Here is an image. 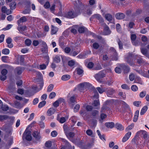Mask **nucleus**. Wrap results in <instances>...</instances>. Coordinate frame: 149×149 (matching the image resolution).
I'll use <instances>...</instances> for the list:
<instances>
[{
	"label": "nucleus",
	"instance_id": "f257e3e1",
	"mask_svg": "<svg viewBox=\"0 0 149 149\" xmlns=\"http://www.w3.org/2000/svg\"><path fill=\"white\" fill-rule=\"evenodd\" d=\"M80 10L79 7H76L74 10H72L65 14L66 17L69 18H73L76 17L80 14Z\"/></svg>",
	"mask_w": 149,
	"mask_h": 149
},
{
	"label": "nucleus",
	"instance_id": "f03ea898",
	"mask_svg": "<svg viewBox=\"0 0 149 149\" xmlns=\"http://www.w3.org/2000/svg\"><path fill=\"white\" fill-rule=\"evenodd\" d=\"M91 86L90 84L88 82H84L78 85L77 87L78 90L81 92H84Z\"/></svg>",
	"mask_w": 149,
	"mask_h": 149
},
{
	"label": "nucleus",
	"instance_id": "7ed1b4c3",
	"mask_svg": "<svg viewBox=\"0 0 149 149\" xmlns=\"http://www.w3.org/2000/svg\"><path fill=\"white\" fill-rule=\"evenodd\" d=\"M5 140L7 141V144L1 147V149H9L13 144V138L11 136L5 137Z\"/></svg>",
	"mask_w": 149,
	"mask_h": 149
},
{
	"label": "nucleus",
	"instance_id": "20e7f679",
	"mask_svg": "<svg viewBox=\"0 0 149 149\" xmlns=\"http://www.w3.org/2000/svg\"><path fill=\"white\" fill-rule=\"evenodd\" d=\"M22 139L23 141H31L32 139L31 131L28 130L26 129L23 134Z\"/></svg>",
	"mask_w": 149,
	"mask_h": 149
},
{
	"label": "nucleus",
	"instance_id": "39448f33",
	"mask_svg": "<svg viewBox=\"0 0 149 149\" xmlns=\"http://www.w3.org/2000/svg\"><path fill=\"white\" fill-rule=\"evenodd\" d=\"M110 51L111 54H112L111 59L113 60L116 61L118 60V56L116 50L113 47H111Z\"/></svg>",
	"mask_w": 149,
	"mask_h": 149
},
{
	"label": "nucleus",
	"instance_id": "423d86ee",
	"mask_svg": "<svg viewBox=\"0 0 149 149\" xmlns=\"http://www.w3.org/2000/svg\"><path fill=\"white\" fill-rule=\"evenodd\" d=\"M102 26L104 28L103 34L105 35H108L110 34L111 33V32L109 27L104 23H103L102 24Z\"/></svg>",
	"mask_w": 149,
	"mask_h": 149
},
{
	"label": "nucleus",
	"instance_id": "0eeeda50",
	"mask_svg": "<svg viewBox=\"0 0 149 149\" xmlns=\"http://www.w3.org/2000/svg\"><path fill=\"white\" fill-rule=\"evenodd\" d=\"M111 104V102L109 100H107L105 103L104 104L101 109V112H104L105 110H106L108 108V106H109Z\"/></svg>",
	"mask_w": 149,
	"mask_h": 149
},
{
	"label": "nucleus",
	"instance_id": "6e6552de",
	"mask_svg": "<svg viewBox=\"0 0 149 149\" xmlns=\"http://www.w3.org/2000/svg\"><path fill=\"white\" fill-rule=\"evenodd\" d=\"M64 102V100L61 98H59L54 102L53 104L54 106L55 107H57L59 106V104Z\"/></svg>",
	"mask_w": 149,
	"mask_h": 149
},
{
	"label": "nucleus",
	"instance_id": "1a4fd4ad",
	"mask_svg": "<svg viewBox=\"0 0 149 149\" xmlns=\"http://www.w3.org/2000/svg\"><path fill=\"white\" fill-rule=\"evenodd\" d=\"M60 139L61 141L65 144L66 146L68 147V149H74V146H73L72 147L66 139L62 138H60Z\"/></svg>",
	"mask_w": 149,
	"mask_h": 149
},
{
	"label": "nucleus",
	"instance_id": "9d476101",
	"mask_svg": "<svg viewBox=\"0 0 149 149\" xmlns=\"http://www.w3.org/2000/svg\"><path fill=\"white\" fill-rule=\"evenodd\" d=\"M24 70V68L22 67H18L16 68L15 70V72L18 75L21 74Z\"/></svg>",
	"mask_w": 149,
	"mask_h": 149
},
{
	"label": "nucleus",
	"instance_id": "9b49d317",
	"mask_svg": "<svg viewBox=\"0 0 149 149\" xmlns=\"http://www.w3.org/2000/svg\"><path fill=\"white\" fill-rule=\"evenodd\" d=\"M131 134V132H127L122 139V141L123 142H125L127 141L130 137Z\"/></svg>",
	"mask_w": 149,
	"mask_h": 149
},
{
	"label": "nucleus",
	"instance_id": "f8f14e48",
	"mask_svg": "<svg viewBox=\"0 0 149 149\" xmlns=\"http://www.w3.org/2000/svg\"><path fill=\"white\" fill-rule=\"evenodd\" d=\"M7 73V70L6 69L3 70L1 72V73L3 76L1 77V80L4 81L6 79V75Z\"/></svg>",
	"mask_w": 149,
	"mask_h": 149
},
{
	"label": "nucleus",
	"instance_id": "ddd939ff",
	"mask_svg": "<svg viewBox=\"0 0 149 149\" xmlns=\"http://www.w3.org/2000/svg\"><path fill=\"white\" fill-rule=\"evenodd\" d=\"M105 74L100 72L98 74H96L95 76V77L96 79L99 81L100 82V79L101 78H103L105 76Z\"/></svg>",
	"mask_w": 149,
	"mask_h": 149
},
{
	"label": "nucleus",
	"instance_id": "4468645a",
	"mask_svg": "<svg viewBox=\"0 0 149 149\" xmlns=\"http://www.w3.org/2000/svg\"><path fill=\"white\" fill-rule=\"evenodd\" d=\"M56 111V110L53 108H49L47 111V116H50L54 114Z\"/></svg>",
	"mask_w": 149,
	"mask_h": 149
},
{
	"label": "nucleus",
	"instance_id": "2eb2a0df",
	"mask_svg": "<svg viewBox=\"0 0 149 149\" xmlns=\"http://www.w3.org/2000/svg\"><path fill=\"white\" fill-rule=\"evenodd\" d=\"M58 29L53 25L51 26V34L53 35L56 34L58 31Z\"/></svg>",
	"mask_w": 149,
	"mask_h": 149
},
{
	"label": "nucleus",
	"instance_id": "dca6fc26",
	"mask_svg": "<svg viewBox=\"0 0 149 149\" xmlns=\"http://www.w3.org/2000/svg\"><path fill=\"white\" fill-rule=\"evenodd\" d=\"M27 19L25 16H23L17 22L18 26L21 25V23L26 22Z\"/></svg>",
	"mask_w": 149,
	"mask_h": 149
},
{
	"label": "nucleus",
	"instance_id": "f3484780",
	"mask_svg": "<svg viewBox=\"0 0 149 149\" xmlns=\"http://www.w3.org/2000/svg\"><path fill=\"white\" fill-rule=\"evenodd\" d=\"M116 17L118 19H122L125 17V15L122 13H118L116 14L115 15Z\"/></svg>",
	"mask_w": 149,
	"mask_h": 149
},
{
	"label": "nucleus",
	"instance_id": "a211bd4d",
	"mask_svg": "<svg viewBox=\"0 0 149 149\" xmlns=\"http://www.w3.org/2000/svg\"><path fill=\"white\" fill-rule=\"evenodd\" d=\"M23 105L19 102L16 101L14 102V105L13 107L17 109H20L23 107Z\"/></svg>",
	"mask_w": 149,
	"mask_h": 149
},
{
	"label": "nucleus",
	"instance_id": "6ab92c4d",
	"mask_svg": "<svg viewBox=\"0 0 149 149\" xmlns=\"http://www.w3.org/2000/svg\"><path fill=\"white\" fill-rule=\"evenodd\" d=\"M5 131L7 134H11L13 131L12 127L11 126L8 127L5 129Z\"/></svg>",
	"mask_w": 149,
	"mask_h": 149
},
{
	"label": "nucleus",
	"instance_id": "aec40b11",
	"mask_svg": "<svg viewBox=\"0 0 149 149\" xmlns=\"http://www.w3.org/2000/svg\"><path fill=\"white\" fill-rule=\"evenodd\" d=\"M65 135L69 139L73 142V140H71V139L73 138L74 136V133L72 132H70L69 133H68L67 134H66Z\"/></svg>",
	"mask_w": 149,
	"mask_h": 149
},
{
	"label": "nucleus",
	"instance_id": "412c9836",
	"mask_svg": "<svg viewBox=\"0 0 149 149\" xmlns=\"http://www.w3.org/2000/svg\"><path fill=\"white\" fill-rule=\"evenodd\" d=\"M105 125L107 128L112 129L114 127V123L112 122L106 123L105 124Z\"/></svg>",
	"mask_w": 149,
	"mask_h": 149
},
{
	"label": "nucleus",
	"instance_id": "4be33fe9",
	"mask_svg": "<svg viewBox=\"0 0 149 149\" xmlns=\"http://www.w3.org/2000/svg\"><path fill=\"white\" fill-rule=\"evenodd\" d=\"M21 25L18 26L17 29L20 33H23V32L26 30V26H21Z\"/></svg>",
	"mask_w": 149,
	"mask_h": 149
},
{
	"label": "nucleus",
	"instance_id": "5701e85b",
	"mask_svg": "<svg viewBox=\"0 0 149 149\" xmlns=\"http://www.w3.org/2000/svg\"><path fill=\"white\" fill-rule=\"evenodd\" d=\"M33 136L37 140H39L41 138L39 133L37 131H34L33 134Z\"/></svg>",
	"mask_w": 149,
	"mask_h": 149
},
{
	"label": "nucleus",
	"instance_id": "b1692460",
	"mask_svg": "<svg viewBox=\"0 0 149 149\" xmlns=\"http://www.w3.org/2000/svg\"><path fill=\"white\" fill-rule=\"evenodd\" d=\"M1 11L2 12L6 13L7 15H8L11 13L10 11L9 10L7 9L5 6L2 7Z\"/></svg>",
	"mask_w": 149,
	"mask_h": 149
},
{
	"label": "nucleus",
	"instance_id": "393cba45",
	"mask_svg": "<svg viewBox=\"0 0 149 149\" xmlns=\"http://www.w3.org/2000/svg\"><path fill=\"white\" fill-rule=\"evenodd\" d=\"M115 127L118 130L121 131L123 130L124 129V127L123 126V125L119 123H117L116 124Z\"/></svg>",
	"mask_w": 149,
	"mask_h": 149
},
{
	"label": "nucleus",
	"instance_id": "a878e982",
	"mask_svg": "<svg viewBox=\"0 0 149 149\" xmlns=\"http://www.w3.org/2000/svg\"><path fill=\"white\" fill-rule=\"evenodd\" d=\"M93 17L94 18L97 19L101 22H103V19L101 17V15L99 14H95L93 15Z\"/></svg>",
	"mask_w": 149,
	"mask_h": 149
},
{
	"label": "nucleus",
	"instance_id": "bb28decb",
	"mask_svg": "<svg viewBox=\"0 0 149 149\" xmlns=\"http://www.w3.org/2000/svg\"><path fill=\"white\" fill-rule=\"evenodd\" d=\"M61 56L60 55H56L54 57V62L58 63L60 62L61 61Z\"/></svg>",
	"mask_w": 149,
	"mask_h": 149
},
{
	"label": "nucleus",
	"instance_id": "cd10ccee",
	"mask_svg": "<svg viewBox=\"0 0 149 149\" xmlns=\"http://www.w3.org/2000/svg\"><path fill=\"white\" fill-rule=\"evenodd\" d=\"M52 145V142L51 141H47L45 143V146L47 149H56L51 148Z\"/></svg>",
	"mask_w": 149,
	"mask_h": 149
},
{
	"label": "nucleus",
	"instance_id": "c85d7f7f",
	"mask_svg": "<svg viewBox=\"0 0 149 149\" xmlns=\"http://www.w3.org/2000/svg\"><path fill=\"white\" fill-rule=\"evenodd\" d=\"M76 71L77 72V74L79 75H82L84 70H83L82 68H78L76 69Z\"/></svg>",
	"mask_w": 149,
	"mask_h": 149
},
{
	"label": "nucleus",
	"instance_id": "c756f323",
	"mask_svg": "<svg viewBox=\"0 0 149 149\" xmlns=\"http://www.w3.org/2000/svg\"><path fill=\"white\" fill-rule=\"evenodd\" d=\"M63 129L65 134L68 133L70 130V127L67 126L66 125H64L63 126Z\"/></svg>",
	"mask_w": 149,
	"mask_h": 149
},
{
	"label": "nucleus",
	"instance_id": "7c9ffc66",
	"mask_svg": "<svg viewBox=\"0 0 149 149\" xmlns=\"http://www.w3.org/2000/svg\"><path fill=\"white\" fill-rule=\"evenodd\" d=\"M148 109V107L147 106H144L142 109L141 112L140 114L141 115H143L147 111Z\"/></svg>",
	"mask_w": 149,
	"mask_h": 149
},
{
	"label": "nucleus",
	"instance_id": "2f4dec72",
	"mask_svg": "<svg viewBox=\"0 0 149 149\" xmlns=\"http://www.w3.org/2000/svg\"><path fill=\"white\" fill-rule=\"evenodd\" d=\"M131 40L132 41V42L133 44L134 45H136V44L134 41L136 38V35L134 34H132L131 35Z\"/></svg>",
	"mask_w": 149,
	"mask_h": 149
},
{
	"label": "nucleus",
	"instance_id": "473e14b6",
	"mask_svg": "<svg viewBox=\"0 0 149 149\" xmlns=\"http://www.w3.org/2000/svg\"><path fill=\"white\" fill-rule=\"evenodd\" d=\"M70 78V76L69 75H64L61 77V79L63 81H66Z\"/></svg>",
	"mask_w": 149,
	"mask_h": 149
},
{
	"label": "nucleus",
	"instance_id": "72a5a7b5",
	"mask_svg": "<svg viewBox=\"0 0 149 149\" xmlns=\"http://www.w3.org/2000/svg\"><path fill=\"white\" fill-rule=\"evenodd\" d=\"M106 19L109 21H111L112 18V16L109 14H106L105 16Z\"/></svg>",
	"mask_w": 149,
	"mask_h": 149
},
{
	"label": "nucleus",
	"instance_id": "f704fd0d",
	"mask_svg": "<svg viewBox=\"0 0 149 149\" xmlns=\"http://www.w3.org/2000/svg\"><path fill=\"white\" fill-rule=\"evenodd\" d=\"M2 53L4 54L8 55L10 53V50L8 49L5 48L2 50Z\"/></svg>",
	"mask_w": 149,
	"mask_h": 149
},
{
	"label": "nucleus",
	"instance_id": "c9c22d12",
	"mask_svg": "<svg viewBox=\"0 0 149 149\" xmlns=\"http://www.w3.org/2000/svg\"><path fill=\"white\" fill-rule=\"evenodd\" d=\"M16 3L15 2L11 3L9 5V6L11 9L13 10L15 9L16 6Z\"/></svg>",
	"mask_w": 149,
	"mask_h": 149
},
{
	"label": "nucleus",
	"instance_id": "e433bc0d",
	"mask_svg": "<svg viewBox=\"0 0 149 149\" xmlns=\"http://www.w3.org/2000/svg\"><path fill=\"white\" fill-rule=\"evenodd\" d=\"M135 81L137 83L140 84H143V82L141 81V79L139 77H137L135 79Z\"/></svg>",
	"mask_w": 149,
	"mask_h": 149
},
{
	"label": "nucleus",
	"instance_id": "4c0bfd02",
	"mask_svg": "<svg viewBox=\"0 0 149 149\" xmlns=\"http://www.w3.org/2000/svg\"><path fill=\"white\" fill-rule=\"evenodd\" d=\"M139 73L141 75L144 77H148V75L147 74V73L146 71H142L141 70L139 71Z\"/></svg>",
	"mask_w": 149,
	"mask_h": 149
},
{
	"label": "nucleus",
	"instance_id": "58836bf2",
	"mask_svg": "<svg viewBox=\"0 0 149 149\" xmlns=\"http://www.w3.org/2000/svg\"><path fill=\"white\" fill-rule=\"evenodd\" d=\"M68 118V117L67 116L65 117H62L60 120V122L61 123H63L65 122L67 120Z\"/></svg>",
	"mask_w": 149,
	"mask_h": 149
},
{
	"label": "nucleus",
	"instance_id": "ea45409f",
	"mask_svg": "<svg viewBox=\"0 0 149 149\" xmlns=\"http://www.w3.org/2000/svg\"><path fill=\"white\" fill-rule=\"evenodd\" d=\"M96 132H97V133L98 134V135L99 136V138H100V139H101V140H103V139L104 140L105 139V138H104V136L103 135L102 136V135H101V134H100V131L99 130H97V131Z\"/></svg>",
	"mask_w": 149,
	"mask_h": 149
},
{
	"label": "nucleus",
	"instance_id": "a19ab883",
	"mask_svg": "<svg viewBox=\"0 0 149 149\" xmlns=\"http://www.w3.org/2000/svg\"><path fill=\"white\" fill-rule=\"evenodd\" d=\"M8 57L7 56H3L1 57L2 61L4 63H7Z\"/></svg>",
	"mask_w": 149,
	"mask_h": 149
},
{
	"label": "nucleus",
	"instance_id": "79ce46f5",
	"mask_svg": "<svg viewBox=\"0 0 149 149\" xmlns=\"http://www.w3.org/2000/svg\"><path fill=\"white\" fill-rule=\"evenodd\" d=\"M46 102L45 101H43L40 102L38 105V107L41 108L44 106L46 104Z\"/></svg>",
	"mask_w": 149,
	"mask_h": 149
},
{
	"label": "nucleus",
	"instance_id": "37998d69",
	"mask_svg": "<svg viewBox=\"0 0 149 149\" xmlns=\"http://www.w3.org/2000/svg\"><path fill=\"white\" fill-rule=\"evenodd\" d=\"M141 52L145 56L146 55L148 52V50L146 49L141 48Z\"/></svg>",
	"mask_w": 149,
	"mask_h": 149
},
{
	"label": "nucleus",
	"instance_id": "c03bdc74",
	"mask_svg": "<svg viewBox=\"0 0 149 149\" xmlns=\"http://www.w3.org/2000/svg\"><path fill=\"white\" fill-rule=\"evenodd\" d=\"M41 44L43 46V47H44V49L46 50L47 49V46L46 43L44 41L41 40L40 41Z\"/></svg>",
	"mask_w": 149,
	"mask_h": 149
},
{
	"label": "nucleus",
	"instance_id": "a18cd8bd",
	"mask_svg": "<svg viewBox=\"0 0 149 149\" xmlns=\"http://www.w3.org/2000/svg\"><path fill=\"white\" fill-rule=\"evenodd\" d=\"M76 97L73 96L71 97L70 99V101L71 103H74L76 102Z\"/></svg>",
	"mask_w": 149,
	"mask_h": 149
},
{
	"label": "nucleus",
	"instance_id": "49530a36",
	"mask_svg": "<svg viewBox=\"0 0 149 149\" xmlns=\"http://www.w3.org/2000/svg\"><path fill=\"white\" fill-rule=\"evenodd\" d=\"M116 29L117 31L119 33H121V26L120 24H116Z\"/></svg>",
	"mask_w": 149,
	"mask_h": 149
},
{
	"label": "nucleus",
	"instance_id": "de8ad7c7",
	"mask_svg": "<svg viewBox=\"0 0 149 149\" xmlns=\"http://www.w3.org/2000/svg\"><path fill=\"white\" fill-rule=\"evenodd\" d=\"M134 127V124L133 123L131 124L125 129L126 131H127L131 130Z\"/></svg>",
	"mask_w": 149,
	"mask_h": 149
},
{
	"label": "nucleus",
	"instance_id": "09e8293b",
	"mask_svg": "<svg viewBox=\"0 0 149 149\" xmlns=\"http://www.w3.org/2000/svg\"><path fill=\"white\" fill-rule=\"evenodd\" d=\"M136 56H137V63L139 64L142 63L143 62V61L140 56L139 55H136Z\"/></svg>",
	"mask_w": 149,
	"mask_h": 149
},
{
	"label": "nucleus",
	"instance_id": "8fccbe9b",
	"mask_svg": "<svg viewBox=\"0 0 149 149\" xmlns=\"http://www.w3.org/2000/svg\"><path fill=\"white\" fill-rule=\"evenodd\" d=\"M54 86L52 84H50L48 87L47 91L48 92H50L52 91L53 88Z\"/></svg>",
	"mask_w": 149,
	"mask_h": 149
},
{
	"label": "nucleus",
	"instance_id": "3c124183",
	"mask_svg": "<svg viewBox=\"0 0 149 149\" xmlns=\"http://www.w3.org/2000/svg\"><path fill=\"white\" fill-rule=\"evenodd\" d=\"M121 88L124 89L129 90L130 89V87L126 84H123L121 86Z\"/></svg>",
	"mask_w": 149,
	"mask_h": 149
},
{
	"label": "nucleus",
	"instance_id": "603ef678",
	"mask_svg": "<svg viewBox=\"0 0 149 149\" xmlns=\"http://www.w3.org/2000/svg\"><path fill=\"white\" fill-rule=\"evenodd\" d=\"M58 134V133L55 130L52 131L51 134V136L52 137H56Z\"/></svg>",
	"mask_w": 149,
	"mask_h": 149
},
{
	"label": "nucleus",
	"instance_id": "864d4df0",
	"mask_svg": "<svg viewBox=\"0 0 149 149\" xmlns=\"http://www.w3.org/2000/svg\"><path fill=\"white\" fill-rule=\"evenodd\" d=\"M1 109L4 111H6L9 109V107L7 105H2Z\"/></svg>",
	"mask_w": 149,
	"mask_h": 149
},
{
	"label": "nucleus",
	"instance_id": "5fc2aeb1",
	"mask_svg": "<svg viewBox=\"0 0 149 149\" xmlns=\"http://www.w3.org/2000/svg\"><path fill=\"white\" fill-rule=\"evenodd\" d=\"M123 69L124 70L125 72L127 73L129 72L130 69L126 65H124L123 67Z\"/></svg>",
	"mask_w": 149,
	"mask_h": 149
},
{
	"label": "nucleus",
	"instance_id": "6e6d98bb",
	"mask_svg": "<svg viewBox=\"0 0 149 149\" xmlns=\"http://www.w3.org/2000/svg\"><path fill=\"white\" fill-rule=\"evenodd\" d=\"M131 89L134 91H136L138 90V88L136 85H134L131 86Z\"/></svg>",
	"mask_w": 149,
	"mask_h": 149
},
{
	"label": "nucleus",
	"instance_id": "4d7b16f0",
	"mask_svg": "<svg viewBox=\"0 0 149 149\" xmlns=\"http://www.w3.org/2000/svg\"><path fill=\"white\" fill-rule=\"evenodd\" d=\"M56 93L53 92H51L49 95V97L50 99H52L56 96Z\"/></svg>",
	"mask_w": 149,
	"mask_h": 149
},
{
	"label": "nucleus",
	"instance_id": "13d9d810",
	"mask_svg": "<svg viewBox=\"0 0 149 149\" xmlns=\"http://www.w3.org/2000/svg\"><path fill=\"white\" fill-rule=\"evenodd\" d=\"M25 43L26 45L29 46L31 43V41L29 39H27L25 40Z\"/></svg>",
	"mask_w": 149,
	"mask_h": 149
},
{
	"label": "nucleus",
	"instance_id": "bf43d9fd",
	"mask_svg": "<svg viewBox=\"0 0 149 149\" xmlns=\"http://www.w3.org/2000/svg\"><path fill=\"white\" fill-rule=\"evenodd\" d=\"M93 46L94 49H97L99 47L100 45L97 43L95 42L93 43Z\"/></svg>",
	"mask_w": 149,
	"mask_h": 149
},
{
	"label": "nucleus",
	"instance_id": "052dcab7",
	"mask_svg": "<svg viewBox=\"0 0 149 149\" xmlns=\"http://www.w3.org/2000/svg\"><path fill=\"white\" fill-rule=\"evenodd\" d=\"M97 89L98 91L99 92L100 94L102 93L103 92H104L105 91L104 89L100 87H98L97 88Z\"/></svg>",
	"mask_w": 149,
	"mask_h": 149
},
{
	"label": "nucleus",
	"instance_id": "680f3d73",
	"mask_svg": "<svg viewBox=\"0 0 149 149\" xmlns=\"http://www.w3.org/2000/svg\"><path fill=\"white\" fill-rule=\"evenodd\" d=\"M146 94V91H143L141 92L139 94V96L140 97H143Z\"/></svg>",
	"mask_w": 149,
	"mask_h": 149
},
{
	"label": "nucleus",
	"instance_id": "e2e57ef3",
	"mask_svg": "<svg viewBox=\"0 0 149 149\" xmlns=\"http://www.w3.org/2000/svg\"><path fill=\"white\" fill-rule=\"evenodd\" d=\"M100 104V102L99 100H95L93 104V106L96 107Z\"/></svg>",
	"mask_w": 149,
	"mask_h": 149
},
{
	"label": "nucleus",
	"instance_id": "0e129e2a",
	"mask_svg": "<svg viewBox=\"0 0 149 149\" xmlns=\"http://www.w3.org/2000/svg\"><path fill=\"white\" fill-rule=\"evenodd\" d=\"M75 64V61L74 60H71L69 61L68 62V65L70 66H73Z\"/></svg>",
	"mask_w": 149,
	"mask_h": 149
},
{
	"label": "nucleus",
	"instance_id": "69168bd1",
	"mask_svg": "<svg viewBox=\"0 0 149 149\" xmlns=\"http://www.w3.org/2000/svg\"><path fill=\"white\" fill-rule=\"evenodd\" d=\"M92 115L93 116H96L98 115V111L96 110H95L93 111L92 113Z\"/></svg>",
	"mask_w": 149,
	"mask_h": 149
},
{
	"label": "nucleus",
	"instance_id": "338daca9",
	"mask_svg": "<svg viewBox=\"0 0 149 149\" xmlns=\"http://www.w3.org/2000/svg\"><path fill=\"white\" fill-rule=\"evenodd\" d=\"M86 133L88 135L91 136L93 134V132L91 130H88L86 131Z\"/></svg>",
	"mask_w": 149,
	"mask_h": 149
},
{
	"label": "nucleus",
	"instance_id": "774afa93",
	"mask_svg": "<svg viewBox=\"0 0 149 149\" xmlns=\"http://www.w3.org/2000/svg\"><path fill=\"white\" fill-rule=\"evenodd\" d=\"M85 31V28L84 27H81L79 28L78 31L80 33H83Z\"/></svg>",
	"mask_w": 149,
	"mask_h": 149
}]
</instances>
